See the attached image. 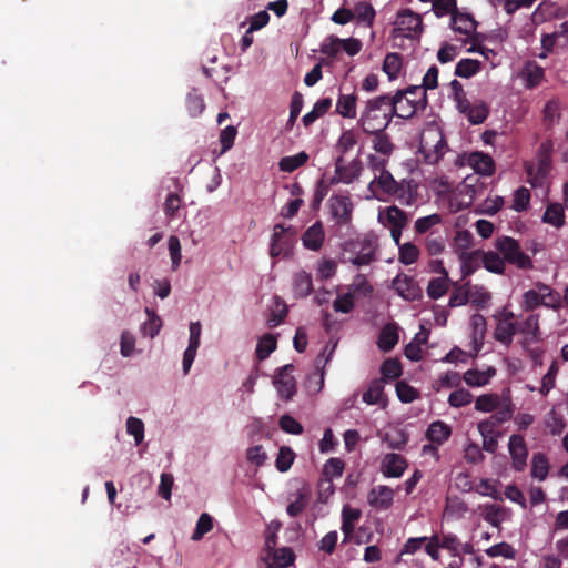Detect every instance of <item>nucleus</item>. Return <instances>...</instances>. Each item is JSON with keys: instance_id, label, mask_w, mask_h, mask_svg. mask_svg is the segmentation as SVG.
<instances>
[{"instance_id": "obj_60", "label": "nucleus", "mask_w": 568, "mask_h": 568, "mask_svg": "<svg viewBox=\"0 0 568 568\" xmlns=\"http://www.w3.org/2000/svg\"><path fill=\"white\" fill-rule=\"evenodd\" d=\"M126 432L134 437L135 445H140L144 439V423L131 416L126 419Z\"/></svg>"}, {"instance_id": "obj_63", "label": "nucleus", "mask_w": 568, "mask_h": 568, "mask_svg": "<svg viewBox=\"0 0 568 568\" xmlns=\"http://www.w3.org/2000/svg\"><path fill=\"white\" fill-rule=\"evenodd\" d=\"M396 393L400 402L412 403L418 398V390L405 382L396 384Z\"/></svg>"}, {"instance_id": "obj_20", "label": "nucleus", "mask_w": 568, "mask_h": 568, "mask_svg": "<svg viewBox=\"0 0 568 568\" xmlns=\"http://www.w3.org/2000/svg\"><path fill=\"white\" fill-rule=\"evenodd\" d=\"M356 103L357 95L355 93H339L336 101L335 112L343 118L355 119L357 115Z\"/></svg>"}, {"instance_id": "obj_34", "label": "nucleus", "mask_w": 568, "mask_h": 568, "mask_svg": "<svg viewBox=\"0 0 568 568\" xmlns=\"http://www.w3.org/2000/svg\"><path fill=\"white\" fill-rule=\"evenodd\" d=\"M501 405L498 394H484L476 398L475 409L483 413H493Z\"/></svg>"}, {"instance_id": "obj_24", "label": "nucleus", "mask_w": 568, "mask_h": 568, "mask_svg": "<svg viewBox=\"0 0 568 568\" xmlns=\"http://www.w3.org/2000/svg\"><path fill=\"white\" fill-rule=\"evenodd\" d=\"M452 435V428L442 420L433 422L426 432V438L436 445L444 444Z\"/></svg>"}, {"instance_id": "obj_57", "label": "nucleus", "mask_w": 568, "mask_h": 568, "mask_svg": "<svg viewBox=\"0 0 568 568\" xmlns=\"http://www.w3.org/2000/svg\"><path fill=\"white\" fill-rule=\"evenodd\" d=\"M442 223V216L437 213L423 216L416 220L415 222V232L416 234H425L432 230L435 225Z\"/></svg>"}, {"instance_id": "obj_25", "label": "nucleus", "mask_w": 568, "mask_h": 568, "mask_svg": "<svg viewBox=\"0 0 568 568\" xmlns=\"http://www.w3.org/2000/svg\"><path fill=\"white\" fill-rule=\"evenodd\" d=\"M313 291L312 275L306 271H300L294 275L293 292L294 296L304 298Z\"/></svg>"}, {"instance_id": "obj_4", "label": "nucleus", "mask_w": 568, "mask_h": 568, "mask_svg": "<svg viewBox=\"0 0 568 568\" xmlns=\"http://www.w3.org/2000/svg\"><path fill=\"white\" fill-rule=\"evenodd\" d=\"M494 246L500 253L505 264L524 271L534 268L531 257L523 251L519 242L514 237L507 235L497 236L494 241Z\"/></svg>"}, {"instance_id": "obj_41", "label": "nucleus", "mask_w": 568, "mask_h": 568, "mask_svg": "<svg viewBox=\"0 0 568 568\" xmlns=\"http://www.w3.org/2000/svg\"><path fill=\"white\" fill-rule=\"evenodd\" d=\"M445 239L442 234L430 232L425 239V248L432 256H437L445 251Z\"/></svg>"}, {"instance_id": "obj_26", "label": "nucleus", "mask_w": 568, "mask_h": 568, "mask_svg": "<svg viewBox=\"0 0 568 568\" xmlns=\"http://www.w3.org/2000/svg\"><path fill=\"white\" fill-rule=\"evenodd\" d=\"M453 29L462 34H470L477 27L476 20L469 13H462L458 9L452 14Z\"/></svg>"}, {"instance_id": "obj_52", "label": "nucleus", "mask_w": 568, "mask_h": 568, "mask_svg": "<svg viewBox=\"0 0 568 568\" xmlns=\"http://www.w3.org/2000/svg\"><path fill=\"white\" fill-rule=\"evenodd\" d=\"M294 458H295V454L290 447H286V446L281 447L278 450L276 460H275V466H276L277 470L281 473L287 471L291 468V466L294 462Z\"/></svg>"}, {"instance_id": "obj_11", "label": "nucleus", "mask_w": 568, "mask_h": 568, "mask_svg": "<svg viewBox=\"0 0 568 568\" xmlns=\"http://www.w3.org/2000/svg\"><path fill=\"white\" fill-rule=\"evenodd\" d=\"M369 189L376 197H379V194L395 195L402 190L389 171L375 175L374 180L369 183Z\"/></svg>"}, {"instance_id": "obj_10", "label": "nucleus", "mask_w": 568, "mask_h": 568, "mask_svg": "<svg viewBox=\"0 0 568 568\" xmlns=\"http://www.w3.org/2000/svg\"><path fill=\"white\" fill-rule=\"evenodd\" d=\"M508 450L513 468L516 471L525 470L527 466L528 448L524 437L518 434H513L509 437Z\"/></svg>"}, {"instance_id": "obj_18", "label": "nucleus", "mask_w": 568, "mask_h": 568, "mask_svg": "<svg viewBox=\"0 0 568 568\" xmlns=\"http://www.w3.org/2000/svg\"><path fill=\"white\" fill-rule=\"evenodd\" d=\"M383 474L386 477H400L407 467L406 459L398 454H387L382 462Z\"/></svg>"}, {"instance_id": "obj_28", "label": "nucleus", "mask_w": 568, "mask_h": 568, "mask_svg": "<svg viewBox=\"0 0 568 568\" xmlns=\"http://www.w3.org/2000/svg\"><path fill=\"white\" fill-rule=\"evenodd\" d=\"M365 134L372 135L373 149L385 156H388L394 151V144L388 134L385 131L378 132H364Z\"/></svg>"}, {"instance_id": "obj_7", "label": "nucleus", "mask_w": 568, "mask_h": 568, "mask_svg": "<svg viewBox=\"0 0 568 568\" xmlns=\"http://www.w3.org/2000/svg\"><path fill=\"white\" fill-rule=\"evenodd\" d=\"M294 371L293 364H286L281 367L274 378V386L276 387L278 395L284 400H291L296 394V381L292 375Z\"/></svg>"}, {"instance_id": "obj_48", "label": "nucleus", "mask_w": 568, "mask_h": 568, "mask_svg": "<svg viewBox=\"0 0 568 568\" xmlns=\"http://www.w3.org/2000/svg\"><path fill=\"white\" fill-rule=\"evenodd\" d=\"M213 529V518L207 514L203 513L200 515L196 527L192 534V540L197 541L203 538V536L210 532Z\"/></svg>"}, {"instance_id": "obj_27", "label": "nucleus", "mask_w": 568, "mask_h": 568, "mask_svg": "<svg viewBox=\"0 0 568 568\" xmlns=\"http://www.w3.org/2000/svg\"><path fill=\"white\" fill-rule=\"evenodd\" d=\"M288 313L286 303L278 296L273 298V306L266 324L270 328L278 326L286 318Z\"/></svg>"}, {"instance_id": "obj_55", "label": "nucleus", "mask_w": 568, "mask_h": 568, "mask_svg": "<svg viewBox=\"0 0 568 568\" xmlns=\"http://www.w3.org/2000/svg\"><path fill=\"white\" fill-rule=\"evenodd\" d=\"M205 108L203 97L194 89L187 94L186 109L191 116L200 115Z\"/></svg>"}, {"instance_id": "obj_35", "label": "nucleus", "mask_w": 568, "mask_h": 568, "mask_svg": "<svg viewBox=\"0 0 568 568\" xmlns=\"http://www.w3.org/2000/svg\"><path fill=\"white\" fill-rule=\"evenodd\" d=\"M549 471V462L545 454L536 453L531 459V476L545 480Z\"/></svg>"}, {"instance_id": "obj_6", "label": "nucleus", "mask_w": 568, "mask_h": 568, "mask_svg": "<svg viewBox=\"0 0 568 568\" xmlns=\"http://www.w3.org/2000/svg\"><path fill=\"white\" fill-rule=\"evenodd\" d=\"M423 31L422 17L410 9H402L397 12L394 32L407 38L419 37Z\"/></svg>"}, {"instance_id": "obj_62", "label": "nucleus", "mask_w": 568, "mask_h": 568, "mask_svg": "<svg viewBox=\"0 0 568 568\" xmlns=\"http://www.w3.org/2000/svg\"><path fill=\"white\" fill-rule=\"evenodd\" d=\"M381 373L385 378H398L402 375V365L397 359L388 358L383 362Z\"/></svg>"}, {"instance_id": "obj_21", "label": "nucleus", "mask_w": 568, "mask_h": 568, "mask_svg": "<svg viewBox=\"0 0 568 568\" xmlns=\"http://www.w3.org/2000/svg\"><path fill=\"white\" fill-rule=\"evenodd\" d=\"M495 375L494 367H488L485 371L468 369L464 373L463 379L470 387H481L487 385Z\"/></svg>"}, {"instance_id": "obj_31", "label": "nucleus", "mask_w": 568, "mask_h": 568, "mask_svg": "<svg viewBox=\"0 0 568 568\" xmlns=\"http://www.w3.org/2000/svg\"><path fill=\"white\" fill-rule=\"evenodd\" d=\"M375 260V247L371 240L365 239L361 244V250L354 258L351 260L352 264L356 266L369 265Z\"/></svg>"}, {"instance_id": "obj_50", "label": "nucleus", "mask_w": 568, "mask_h": 568, "mask_svg": "<svg viewBox=\"0 0 568 568\" xmlns=\"http://www.w3.org/2000/svg\"><path fill=\"white\" fill-rule=\"evenodd\" d=\"M526 87L532 89L537 87L541 80L544 79L545 71L541 67L537 64H528L524 72Z\"/></svg>"}, {"instance_id": "obj_5", "label": "nucleus", "mask_w": 568, "mask_h": 568, "mask_svg": "<svg viewBox=\"0 0 568 568\" xmlns=\"http://www.w3.org/2000/svg\"><path fill=\"white\" fill-rule=\"evenodd\" d=\"M296 242V231L283 224H275L270 244V256L288 258L293 254Z\"/></svg>"}, {"instance_id": "obj_33", "label": "nucleus", "mask_w": 568, "mask_h": 568, "mask_svg": "<svg viewBox=\"0 0 568 568\" xmlns=\"http://www.w3.org/2000/svg\"><path fill=\"white\" fill-rule=\"evenodd\" d=\"M308 154L304 151L295 154L283 156L278 162V168L282 172L291 173L301 168L308 161Z\"/></svg>"}, {"instance_id": "obj_30", "label": "nucleus", "mask_w": 568, "mask_h": 568, "mask_svg": "<svg viewBox=\"0 0 568 568\" xmlns=\"http://www.w3.org/2000/svg\"><path fill=\"white\" fill-rule=\"evenodd\" d=\"M352 11L358 23H364L367 27L373 26L376 12L369 2H357Z\"/></svg>"}, {"instance_id": "obj_36", "label": "nucleus", "mask_w": 568, "mask_h": 568, "mask_svg": "<svg viewBox=\"0 0 568 568\" xmlns=\"http://www.w3.org/2000/svg\"><path fill=\"white\" fill-rule=\"evenodd\" d=\"M449 276H439L432 278L427 286V294L432 300H438L444 296L449 288Z\"/></svg>"}, {"instance_id": "obj_23", "label": "nucleus", "mask_w": 568, "mask_h": 568, "mask_svg": "<svg viewBox=\"0 0 568 568\" xmlns=\"http://www.w3.org/2000/svg\"><path fill=\"white\" fill-rule=\"evenodd\" d=\"M479 260L481 261L484 267L495 274H504L506 270V264L498 251H480Z\"/></svg>"}, {"instance_id": "obj_54", "label": "nucleus", "mask_w": 568, "mask_h": 568, "mask_svg": "<svg viewBox=\"0 0 568 568\" xmlns=\"http://www.w3.org/2000/svg\"><path fill=\"white\" fill-rule=\"evenodd\" d=\"M489 109L487 104L485 102H479L471 105V108L466 113V116L471 124H480L487 119Z\"/></svg>"}, {"instance_id": "obj_14", "label": "nucleus", "mask_w": 568, "mask_h": 568, "mask_svg": "<svg viewBox=\"0 0 568 568\" xmlns=\"http://www.w3.org/2000/svg\"><path fill=\"white\" fill-rule=\"evenodd\" d=\"M514 316L513 312L505 313L504 318L498 322L494 332L495 339L506 346L511 344L513 337L517 332L516 324L513 322Z\"/></svg>"}, {"instance_id": "obj_51", "label": "nucleus", "mask_w": 568, "mask_h": 568, "mask_svg": "<svg viewBox=\"0 0 568 568\" xmlns=\"http://www.w3.org/2000/svg\"><path fill=\"white\" fill-rule=\"evenodd\" d=\"M542 220H544V222L549 223L557 227L564 225L565 215H564L562 207L557 204L548 205L545 211Z\"/></svg>"}, {"instance_id": "obj_44", "label": "nucleus", "mask_w": 568, "mask_h": 568, "mask_svg": "<svg viewBox=\"0 0 568 568\" xmlns=\"http://www.w3.org/2000/svg\"><path fill=\"white\" fill-rule=\"evenodd\" d=\"M145 313L148 314L149 318L142 325V333L145 336H150L151 338H153L155 335L159 334V332L162 327V321L156 315V313L150 308H145Z\"/></svg>"}, {"instance_id": "obj_17", "label": "nucleus", "mask_w": 568, "mask_h": 568, "mask_svg": "<svg viewBox=\"0 0 568 568\" xmlns=\"http://www.w3.org/2000/svg\"><path fill=\"white\" fill-rule=\"evenodd\" d=\"M394 499V490L388 486L374 487L368 494V503L377 509H388Z\"/></svg>"}, {"instance_id": "obj_13", "label": "nucleus", "mask_w": 568, "mask_h": 568, "mask_svg": "<svg viewBox=\"0 0 568 568\" xmlns=\"http://www.w3.org/2000/svg\"><path fill=\"white\" fill-rule=\"evenodd\" d=\"M378 221L387 229H404L408 222V216L398 206L392 205L378 213Z\"/></svg>"}, {"instance_id": "obj_46", "label": "nucleus", "mask_w": 568, "mask_h": 568, "mask_svg": "<svg viewBox=\"0 0 568 568\" xmlns=\"http://www.w3.org/2000/svg\"><path fill=\"white\" fill-rule=\"evenodd\" d=\"M345 464L341 458L332 457L329 458L323 468V478H328L332 480L333 478H338L343 475Z\"/></svg>"}, {"instance_id": "obj_40", "label": "nucleus", "mask_w": 568, "mask_h": 568, "mask_svg": "<svg viewBox=\"0 0 568 568\" xmlns=\"http://www.w3.org/2000/svg\"><path fill=\"white\" fill-rule=\"evenodd\" d=\"M480 70V62L475 59H462L457 62L455 74L460 78H470Z\"/></svg>"}, {"instance_id": "obj_32", "label": "nucleus", "mask_w": 568, "mask_h": 568, "mask_svg": "<svg viewBox=\"0 0 568 568\" xmlns=\"http://www.w3.org/2000/svg\"><path fill=\"white\" fill-rule=\"evenodd\" d=\"M473 245V234L469 231H457L454 241L453 247L458 257H463L470 252L468 251Z\"/></svg>"}, {"instance_id": "obj_2", "label": "nucleus", "mask_w": 568, "mask_h": 568, "mask_svg": "<svg viewBox=\"0 0 568 568\" xmlns=\"http://www.w3.org/2000/svg\"><path fill=\"white\" fill-rule=\"evenodd\" d=\"M390 103L395 109V114L400 119H410L418 111L427 106V94L422 87L410 85L404 90H397L390 95Z\"/></svg>"}, {"instance_id": "obj_16", "label": "nucleus", "mask_w": 568, "mask_h": 568, "mask_svg": "<svg viewBox=\"0 0 568 568\" xmlns=\"http://www.w3.org/2000/svg\"><path fill=\"white\" fill-rule=\"evenodd\" d=\"M324 229L321 222H315L302 235V242L305 248L320 251L324 243Z\"/></svg>"}, {"instance_id": "obj_37", "label": "nucleus", "mask_w": 568, "mask_h": 568, "mask_svg": "<svg viewBox=\"0 0 568 568\" xmlns=\"http://www.w3.org/2000/svg\"><path fill=\"white\" fill-rule=\"evenodd\" d=\"M276 346H277V342H276V337L272 334H265L263 335L258 343H257V347H256V357L258 358V361H264L266 359L271 353H273L275 349H276Z\"/></svg>"}, {"instance_id": "obj_29", "label": "nucleus", "mask_w": 568, "mask_h": 568, "mask_svg": "<svg viewBox=\"0 0 568 568\" xmlns=\"http://www.w3.org/2000/svg\"><path fill=\"white\" fill-rule=\"evenodd\" d=\"M560 104L557 100H549L542 110V122L547 130L552 129L560 121Z\"/></svg>"}, {"instance_id": "obj_58", "label": "nucleus", "mask_w": 568, "mask_h": 568, "mask_svg": "<svg viewBox=\"0 0 568 568\" xmlns=\"http://www.w3.org/2000/svg\"><path fill=\"white\" fill-rule=\"evenodd\" d=\"M302 108H303V95L296 91L292 95L291 105H290V118L286 122V130H291L294 126L296 119L298 118V115L302 111Z\"/></svg>"}, {"instance_id": "obj_61", "label": "nucleus", "mask_w": 568, "mask_h": 568, "mask_svg": "<svg viewBox=\"0 0 568 568\" xmlns=\"http://www.w3.org/2000/svg\"><path fill=\"white\" fill-rule=\"evenodd\" d=\"M307 503V493L298 490L296 499L287 505L286 511L291 517H297L306 508Z\"/></svg>"}, {"instance_id": "obj_19", "label": "nucleus", "mask_w": 568, "mask_h": 568, "mask_svg": "<svg viewBox=\"0 0 568 568\" xmlns=\"http://www.w3.org/2000/svg\"><path fill=\"white\" fill-rule=\"evenodd\" d=\"M398 326L396 323L386 324L378 335L377 345L383 352H390L398 343Z\"/></svg>"}, {"instance_id": "obj_1", "label": "nucleus", "mask_w": 568, "mask_h": 568, "mask_svg": "<svg viewBox=\"0 0 568 568\" xmlns=\"http://www.w3.org/2000/svg\"><path fill=\"white\" fill-rule=\"evenodd\" d=\"M396 116L390 103V94H382L365 102V106L357 121L363 132L385 131Z\"/></svg>"}, {"instance_id": "obj_3", "label": "nucleus", "mask_w": 568, "mask_h": 568, "mask_svg": "<svg viewBox=\"0 0 568 568\" xmlns=\"http://www.w3.org/2000/svg\"><path fill=\"white\" fill-rule=\"evenodd\" d=\"M552 152L554 142L551 139H546L538 148L537 163L526 165L528 182L532 187H542L547 182L551 171Z\"/></svg>"}, {"instance_id": "obj_15", "label": "nucleus", "mask_w": 568, "mask_h": 568, "mask_svg": "<svg viewBox=\"0 0 568 568\" xmlns=\"http://www.w3.org/2000/svg\"><path fill=\"white\" fill-rule=\"evenodd\" d=\"M467 164L474 169L475 172L485 176H490L495 172V162L493 158L480 151L471 152L467 156Z\"/></svg>"}, {"instance_id": "obj_59", "label": "nucleus", "mask_w": 568, "mask_h": 568, "mask_svg": "<svg viewBox=\"0 0 568 568\" xmlns=\"http://www.w3.org/2000/svg\"><path fill=\"white\" fill-rule=\"evenodd\" d=\"M530 202V192L527 187L520 186L514 193V200L511 209L516 212L526 211Z\"/></svg>"}, {"instance_id": "obj_45", "label": "nucleus", "mask_w": 568, "mask_h": 568, "mask_svg": "<svg viewBox=\"0 0 568 568\" xmlns=\"http://www.w3.org/2000/svg\"><path fill=\"white\" fill-rule=\"evenodd\" d=\"M479 254L480 250H476L463 257H459L463 278L471 275L476 271L479 261Z\"/></svg>"}, {"instance_id": "obj_39", "label": "nucleus", "mask_w": 568, "mask_h": 568, "mask_svg": "<svg viewBox=\"0 0 568 568\" xmlns=\"http://www.w3.org/2000/svg\"><path fill=\"white\" fill-rule=\"evenodd\" d=\"M357 141L358 135L353 129L343 131L336 143V150L341 153L339 156L348 153L357 144Z\"/></svg>"}, {"instance_id": "obj_49", "label": "nucleus", "mask_w": 568, "mask_h": 568, "mask_svg": "<svg viewBox=\"0 0 568 568\" xmlns=\"http://www.w3.org/2000/svg\"><path fill=\"white\" fill-rule=\"evenodd\" d=\"M471 400L473 394L469 390L465 388H458L449 394L447 402L449 406L454 408H460L469 405Z\"/></svg>"}, {"instance_id": "obj_47", "label": "nucleus", "mask_w": 568, "mask_h": 568, "mask_svg": "<svg viewBox=\"0 0 568 568\" xmlns=\"http://www.w3.org/2000/svg\"><path fill=\"white\" fill-rule=\"evenodd\" d=\"M525 335L531 336L534 339L540 338V328H539V315L531 314L529 315L517 329Z\"/></svg>"}, {"instance_id": "obj_12", "label": "nucleus", "mask_w": 568, "mask_h": 568, "mask_svg": "<svg viewBox=\"0 0 568 568\" xmlns=\"http://www.w3.org/2000/svg\"><path fill=\"white\" fill-rule=\"evenodd\" d=\"M329 209L339 224H347L352 219L353 203L349 196L334 195L329 200Z\"/></svg>"}, {"instance_id": "obj_42", "label": "nucleus", "mask_w": 568, "mask_h": 568, "mask_svg": "<svg viewBox=\"0 0 568 568\" xmlns=\"http://www.w3.org/2000/svg\"><path fill=\"white\" fill-rule=\"evenodd\" d=\"M384 393V385L381 379L371 382L367 390L363 394V402L368 405H377L381 403Z\"/></svg>"}, {"instance_id": "obj_9", "label": "nucleus", "mask_w": 568, "mask_h": 568, "mask_svg": "<svg viewBox=\"0 0 568 568\" xmlns=\"http://www.w3.org/2000/svg\"><path fill=\"white\" fill-rule=\"evenodd\" d=\"M392 288L406 301L422 297V288L413 276L398 274L392 282Z\"/></svg>"}, {"instance_id": "obj_56", "label": "nucleus", "mask_w": 568, "mask_h": 568, "mask_svg": "<svg viewBox=\"0 0 568 568\" xmlns=\"http://www.w3.org/2000/svg\"><path fill=\"white\" fill-rule=\"evenodd\" d=\"M469 282H467L464 286H455L448 302L449 307L463 306L469 302L470 291L465 288L468 286Z\"/></svg>"}, {"instance_id": "obj_22", "label": "nucleus", "mask_w": 568, "mask_h": 568, "mask_svg": "<svg viewBox=\"0 0 568 568\" xmlns=\"http://www.w3.org/2000/svg\"><path fill=\"white\" fill-rule=\"evenodd\" d=\"M362 513L359 509L345 506L342 510V531L344 534L343 542L346 544L353 536L355 523L361 518Z\"/></svg>"}, {"instance_id": "obj_43", "label": "nucleus", "mask_w": 568, "mask_h": 568, "mask_svg": "<svg viewBox=\"0 0 568 568\" xmlns=\"http://www.w3.org/2000/svg\"><path fill=\"white\" fill-rule=\"evenodd\" d=\"M419 257V248L414 243L407 242L398 247V261L402 264L410 265Z\"/></svg>"}, {"instance_id": "obj_8", "label": "nucleus", "mask_w": 568, "mask_h": 568, "mask_svg": "<svg viewBox=\"0 0 568 568\" xmlns=\"http://www.w3.org/2000/svg\"><path fill=\"white\" fill-rule=\"evenodd\" d=\"M362 171L359 159H354L349 164H345L344 156L335 160V175L331 179V184H349L356 180Z\"/></svg>"}, {"instance_id": "obj_64", "label": "nucleus", "mask_w": 568, "mask_h": 568, "mask_svg": "<svg viewBox=\"0 0 568 568\" xmlns=\"http://www.w3.org/2000/svg\"><path fill=\"white\" fill-rule=\"evenodd\" d=\"M278 425L287 434L301 435L303 433L302 424L291 415H283L278 420Z\"/></svg>"}, {"instance_id": "obj_53", "label": "nucleus", "mask_w": 568, "mask_h": 568, "mask_svg": "<svg viewBox=\"0 0 568 568\" xmlns=\"http://www.w3.org/2000/svg\"><path fill=\"white\" fill-rule=\"evenodd\" d=\"M383 442L392 449L402 450L408 442V436L403 430L396 429L394 432L386 433Z\"/></svg>"}, {"instance_id": "obj_38", "label": "nucleus", "mask_w": 568, "mask_h": 568, "mask_svg": "<svg viewBox=\"0 0 568 568\" xmlns=\"http://www.w3.org/2000/svg\"><path fill=\"white\" fill-rule=\"evenodd\" d=\"M403 65V59L399 53H387L383 62V71L390 80L396 79Z\"/></svg>"}]
</instances>
